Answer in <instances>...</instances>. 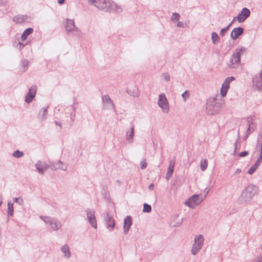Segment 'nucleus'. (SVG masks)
Here are the masks:
<instances>
[{
    "instance_id": "2f4dec72",
    "label": "nucleus",
    "mask_w": 262,
    "mask_h": 262,
    "mask_svg": "<svg viewBox=\"0 0 262 262\" xmlns=\"http://www.w3.org/2000/svg\"><path fill=\"white\" fill-rule=\"evenodd\" d=\"M58 164V169H61L62 170H66L68 167L67 165L64 164L61 161H58L57 162Z\"/></svg>"
},
{
    "instance_id": "dca6fc26",
    "label": "nucleus",
    "mask_w": 262,
    "mask_h": 262,
    "mask_svg": "<svg viewBox=\"0 0 262 262\" xmlns=\"http://www.w3.org/2000/svg\"><path fill=\"white\" fill-rule=\"evenodd\" d=\"M244 32V29L242 27L234 28L230 33V37L233 40H236L242 35Z\"/></svg>"
},
{
    "instance_id": "8fccbe9b",
    "label": "nucleus",
    "mask_w": 262,
    "mask_h": 262,
    "mask_svg": "<svg viewBox=\"0 0 262 262\" xmlns=\"http://www.w3.org/2000/svg\"><path fill=\"white\" fill-rule=\"evenodd\" d=\"M130 228H129L128 227H127L123 226V233L125 234H126L128 232V231L130 229Z\"/></svg>"
},
{
    "instance_id": "f8f14e48",
    "label": "nucleus",
    "mask_w": 262,
    "mask_h": 262,
    "mask_svg": "<svg viewBox=\"0 0 262 262\" xmlns=\"http://www.w3.org/2000/svg\"><path fill=\"white\" fill-rule=\"evenodd\" d=\"M87 217L89 223L95 229L97 227V224L95 216V211L93 209H88L86 210Z\"/></svg>"
},
{
    "instance_id": "ddd939ff",
    "label": "nucleus",
    "mask_w": 262,
    "mask_h": 262,
    "mask_svg": "<svg viewBox=\"0 0 262 262\" xmlns=\"http://www.w3.org/2000/svg\"><path fill=\"white\" fill-rule=\"evenodd\" d=\"M37 87L36 85H32L29 89V91L26 94L25 101L27 103L31 102L35 97L36 93Z\"/></svg>"
},
{
    "instance_id": "052dcab7",
    "label": "nucleus",
    "mask_w": 262,
    "mask_h": 262,
    "mask_svg": "<svg viewBox=\"0 0 262 262\" xmlns=\"http://www.w3.org/2000/svg\"><path fill=\"white\" fill-rule=\"evenodd\" d=\"M235 20H234V18L233 19V20H232V21L229 24V25H228V27H229L230 28L232 26V24H233L234 21Z\"/></svg>"
},
{
    "instance_id": "49530a36",
    "label": "nucleus",
    "mask_w": 262,
    "mask_h": 262,
    "mask_svg": "<svg viewBox=\"0 0 262 262\" xmlns=\"http://www.w3.org/2000/svg\"><path fill=\"white\" fill-rule=\"evenodd\" d=\"M21 64L24 68L26 67L28 64V61L27 60L24 59L21 60Z\"/></svg>"
},
{
    "instance_id": "412c9836",
    "label": "nucleus",
    "mask_w": 262,
    "mask_h": 262,
    "mask_svg": "<svg viewBox=\"0 0 262 262\" xmlns=\"http://www.w3.org/2000/svg\"><path fill=\"white\" fill-rule=\"evenodd\" d=\"M33 32V29L32 28H27L24 30L21 36V41H25L27 39L29 35Z\"/></svg>"
},
{
    "instance_id": "5701e85b",
    "label": "nucleus",
    "mask_w": 262,
    "mask_h": 262,
    "mask_svg": "<svg viewBox=\"0 0 262 262\" xmlns=\"http://www.w3.org/2000/svg\"><path fill=\"white\" fill-rule=\"evenodd\" d=\"M133 224L132 217L130 215L126 216L124 219L123 226L130 228Z\"/></svg>"
},
{
    "instance_id": "aec40b11",
    "label": "nucleus",
    "mask_w": 262,
    "mask_h": 262,
    "mask_svg": "<svg viewBox=\"0 0 262 262\" xmlns=\"http://www.w3.org/2000/svg\"><path fill=\"white\" fill-rule=\"evenodd\" d=\"M174 163L172 164L171 162L167 168V172L166 174V179L169 180L172 177L174 171Z\"/></svg>"
},
{
    "instance_id": "13d9d810",
    "label": "nucleus",
    "mask_w": 262,
    "mask_h": 262,
    "mask_svg": "<svg viewBox=\"0 0 262 262\" xmlns=\"http://www.w3.org/2000/svg\"><path fill=\"white\" fill-rule=\"evenodd\" d=\"M76 33L77 34V35L80 36L81 33V32L80 30L79 29V31H74V35Z\"/></svg>"
},
{
    "instance_id": "a19ab883",
    "label": "nucleus",
    "mask_w": 262,
    "mask_h": 262,
    "mask_svg": "<svg viewBox=\"0 0 262 262\" xmlns=\"http://www.w3.org/2000/svg\"><path fill=\"white\" fill-rule=\"evenodd\" d=\"M252 262H262V254L257 256Z\"/></svg>"
},
{
    "instance_id": "b1692460",
    "label": "nucleus",
    "mask_w": 262,
    "mask_h": 262,
    "mask_svg": "<svg viewBox=\"0 0 262 262\" xmlns=\"http://www.w3.org/2000/svg\"><path fill=\"white\" fill-rule=\"evenodd\" d=\"M48 107L49 106L43 107L39 111L38 114V118L39 119H41L42 120H45L47 119L46 114L48 111Z\"/></svg>"
},
{
    "instance_id": "0eeeda50",
    "label": "nucleus",
    "mask_w": 262,
    "mask_h": 262,
    "mask_svg": "<svg viewBox=\"0 0 262 262\" xmlns=\"http://www.w3.org/2000/svg\"><path fill=\"white\" fill-rule=\"evenodd\" d=\"M158 104L161 108L164 113H168V102L166 96L164 93H161L159 95Z\"/></svg>"
},
{
    "instance_id": "f3484780",
    "label": "nucleus",
    "mask_w": 262,
    "mask_h": 262,
    "mask_svg": "<svg viewBox=\"0 0 262 262\" xmlns=\"http://www.w3.org/2000/svg\"><path fill=\"white\" fill-rule=\"evenodd\" d=\"M252 84L258 91L262 90V74L252 78Z\"/></svg>"
},
{
    "instance_id": "20e7f679",
    "label": "nucleus",
    "mask_w": 262,
    "mask_h": 262,
    "mask_svg": "<svg viewBox=\"0 0 262 262\" xmlns=\"http://www.w3.org/2000/svg\"><path fill=\"white\" fill-rule=\"evenodd\" d=\"M246 51L244 47H237L235 49L229 63H227L230 69L236 68L241 63V55Z\"/></svg>"
},
{
    "instance_id": "9b49d317",
    "label": "nucleus",
    "mask_w": 262,
    "mask_h": 262,
    "mask_svg": "<svg viewBox=\"0 0 262 262\" xmlns=\"http://www.w3.org/2000/svg\"><path fill=\"white\" fill-rule=\"evenodd\" d=\"M40 217L46 224H49L53 230H57L58 229V226L60 225V224L56 222L55 219L50 216H40Z\"/></svg>"
},
{
    "instance_id": "ea45409f",
    "label": "nucleus",
    "mask_w": 262,
    "mask_h": 262,
    "mask_svg": "<svg viewBox=\"0 0 262 262\" xmlns=\"http://www.w3.org/2000/svg\"><path fill=\"white\" fill-rule=\"evenodd\" d=\"M147 166V163L146 162L145 159L142 160L140 163V167L142 169H145Z\"/></svg>"
},
{
    "instance_id": "37998d69",
    "label": "nucleus",
    "mask_w": 262,
    "mask_h": 262,
    "mask_svg": "<svg viewBox=\"0 0 262 262\" xmlns=\"http://www.w3.org/2000/svg\"><path fill=\"white\" fill-rule=\"evenodd\" d=\"M182 96L184 100L185 101L186 97H189V92L188 90L185 91L182 94Z\"/></svg>"
},
{
    "instance_id": "69168bd1",
    "label": "nucleus",
    "mask_w": 262,
    "mask_h": 262,
    "mask_svg": "<svg viewBox=\"0 0 262 262\" xmlns=\"http://www.w3.org/2000/svg\"><path fill=\"white\" fill-rule=\"evenodd\" d=\"M257 159H258L260 160H262V154H259V157Z\"/></svg>"
},
{
    "instance_id": "9d476101",
    "label": "nucleus",
    "mask_w": 262,
    "mask_h": 262,
    "mask_svg": "<svg viewBox=\"0 0 262 262\" xmlns=\"http://www.w3.org/2000/svg\"><path fill=\"white\" fill-rule=\"evenodd\" d=\"M235 78L233 76L227 77L223 83L222 84V88L221 89V95L223 97L226 96L228 89L230 87V82L234 80Z\"/></svg>"
},
{
    "instance_id": "72a5a7b5",
    "label": "nucleus",
    "mask_w": 262,
    "mask_h": 262,
    "mask_svg": "<svg viewBox=\"0 0 262 262\" xmlns=\"http://www.w3.org/2000/svg\"><path fill=\"white\" fill-rule=\"evenodd\" d=\"M248 127L246 130V135L243 137V140H246L249 136L250 135L251 132H250V120H249V118L248 119Z\"/></svg>"
},
{
    "instance_id": "a878e982",
    "label": "nucleus",
    "mask_w": 262,
    "mask_h": 262,
    "mask_svg": "<svg viewBox=\"0 0 262 262\" xmlns=\"http://www.w3.org/2000/svg\"><path fill=\"white\" fill-rule=\"evenodd\" d=\"M211 39L212 41V43L214 45H216L220 41V38L218 35V34L215 32H213L211 33Z\"/></svg>"
},
{
    "instance_id": "58836bf2",
    "label": "nucleus",
    "mask_w": 262,
    "mask_h": 262,
    "mask_svg": "<svg viewBox=\"0 0 262 262\" xmlns=\"http://www.w3.org/2000/svg\"><path fill=\"white\" fill-rule=\"evenodd\" d=\"M50 169H51V170H52V171H55L57 169H58V164H57V162H56V163H54V162L50 163Z\"/></svg>"
},
{
    "instance_id": "473e14b6",
    "label": "nucleus",
    "mask_w": 262,
    "mask_h": 262,
    "mask_svg": "<svg viewBox=\"0 0 262 262\" xmlns=\"http://www.w3.org/2000/svg\"><path fill=\"white\" fill-rule=\"evenodd\" d=\"M240 144H241V140L239 139V132L238 131V133H237V138L236 141L234 144V149H235V150H237L239 149V148L240 147Z\"/></svg>"
},
{
    "instance_id": "bb28decb",
    "label": "nucleus",
    "mask_w": 262,
    "mask_h": 262,
    "mask_svg": "<svg viewBox=\"0 0 262 262\" xmlns=\"http://www.w3.org/2000/svg\"><path fill=\"white\" fill-rule=\"evenodd\" d=\"M8 211L7 214L8 216H12L14 213L13 204L9 202L8 203Z\"/></svg>"
},
{
    "instance_id": "5fc2aeb1",
    "label": "nucleus",
    "mask_w": 262,
    "mask_h": 262,
    "mask_svg": "<svg viewBox=\"0 0 262 262\" xmlns=\"http://www.w3.org/2000/svg\"><path fill=\"white\" fill-rule=\"evenodd\" d=\"M241 172V170L240 169H239V168L236 169L234 172V175L238 174Z\"/></svg>"
},
{
    "instance_id": "864d4df0",
    "label": "nucleus",
    "mask_w": 262,
    "mask_h": 262,
    "mask_svg": "<svg viewBox=\"0 0 262 262\" xmlns=\"http://www.w3.org/2000/svg\"><path fill=\"white\" fill-rule=\"evenodd\" d=\"M261 161V160H260L258 159H257L254 164H255L256 165H257L259 167V166L260 164Z\"/></svg>"
},
{
    "instance_id": "c85d7f7f",
    "label": "nucleus",
    "mask_w": 262,
    "mask_h": 262,
    "mask_svg": "<svg viewBox=\"0 0 262 262\" xmlns=\"http://www.w3.org/2000/svg\"><path fill=\"white\" fill-rule=\"evenodd\" d=\"M24 155V152L20 151L19 150H16L12 154V156L16 158H20L23 157Z\"/></svg>"
},
{
    "instance_id": "4468645a",
    "label": "nucleus",
    "mask_w": 262,
    "mask_h": 262,
    "mask_svg": "<svg viewBox=\"0 0 262 262\" xmlns=\"http://www.w3.org/2000/svg\"><path fill=\"white\" fill-rule=\"evenodd\" d=\"M102 101L104 103V108L115 110V104L108 95L102 97Z\"/></svg>"
},
{
    "instance_id": "4c0bfd02",
    "label": "nucleus",
    "mask_w": 262,
    "mask_h": 262,
    "mask_svg": "<svg viewBox=\"0 0 262 262\" xmlns=\"http://www.w3.org/2000/svg\"><path fill=\"white\" fill-rule=\"evenodd\" d=\"M14 202L18 203L20 205H22L24 204V200L21 198H13Z\"/></svg>"
},
{
    "instance_id": "4be33fe9",
    "label": "nucleus",
    "mask_w": 262,
    "mask_h": 262,
    "mask_svg": "<svg viewBox=\"0 0 262 262\" xmlns=\"http://www.w3.org/2000/svg\"><path fill=\"white\" fill-rule=\"evenodd\" d=\"M61 251L64 253L65 256L70 258L71 256V252L69 246L67 244L64 245L61 248Z\"/></svg>"
},
{
    "instance_id": "c03bdc74",
    "label": "nucleus",
    "mask_w": 262,
    "mask_h": 262,
    "mask_svg": "<svg viewBox=\"0 0 262 262\" xmlns=\"http://www.w3.org/2000/svg\"><path fill=\"white\" fill-rule=\"evenodd\" d=\"M182 221H183L182 218L178 219V221L172 226L173 227H177V226H179L182 223Z\"/></svg>"
},
{
    "instance_id": "79ce46f5",
    "label": "nucleus",
    "mask_w": 262,
    "mask_h": 262,
    "mask_svg": "<svg viewBox=\"0 0 262 262\" xmlns=\"http://www.w3.org/2000/svg\"><path fill=\"white\" fill-rule=\"evenodd\" d=\"M249 151H243L241 152H239L238 155V156L240 157H245L249 155Z\"/></svg>"
},
{
    "instance_id": "6ab92c4d",
    "label": "nucleus",
    "mask_w": 262,
    "mask_h": 262,
    "mask_svg": "<svg viewBox=\"0 0 262 262\" xmlns=\"http://www.w3.org/2000/svg\"><path fill=\"white\" fill-rule=\"evenodd\" d=\"M36 168L38 171V172L41 174H43L44 171H45V162L41 161H38L36 165H35Z\"/></svg>"
},
{
    "instance_id": "7c9ffc66",
    "label": "nucleus",
    "mask_w": 262,
    "mask_h": 262,
    "mask_svg": "<svg viewBox=\"0 0 262 262\" xmlns=\"http://www.w3.org/2000/svg\"><path fill=\"white\" fill-rule=\"evenodd\" d=\"M208 166V161L207 160L201 161L200 168L202 171H204L206 169Z\"/></svg>"
},
{
    "instance_id": "de8ad7c7",
    "label": "nucleus",
    "mask_w": 262,
    "mask_h": 262,
    "mask_svg": "<svg viewBox=\"0 0 262 262\" xmlns=\"http://www.w3.org/2000/svg\"><path fill=\"white\" fill-rule=\"evenodd\" d=\"M226 32H227V31H226V30H225L224 28H223V29H222L221 30V31H220V35H221L222 37H223V36H225V34H226Z\"/></svg>"
},
{
    "instance_id": "0e129e2a",
    "label": "nucleus",
    "mask_w": 262,
    "mask_h": 262,
    "mask_svg": "<svg viewBox=\"0 0 262 262\" xmlns=\"http://www.w3.org/2000/svg\"><path fill=\"white\" fill-rule=\"evenodd\" d=\"M260 154H262V140L260 146Z\"/></svg>"
},
{
    "instance_id": "680f3d73",
    "label": "nucleus",
    "mask_w": 262,
    "mask_h": 262,
    "mask_svg": "<svg viewBox=\"0 0 262 262\" xmlns=\"http://www.w3.org/2000/svg\"><path fill=\"white\" fill-rule=\"evenodd\" d=\"M55 123L56 125H59L60 127H61V124L60 122H57V121H55Z\"/></svg>"
},
{
    "instance_id": "a211bd4d",
    "label": "nucleus",
    "mask_w": 262,
    "mask_h": 262,
    "mask_svg": "<svg viewBox=\"0 0 262 262\" xmlns=\"http://www.w3.org/2000/svg\"><path fill=\"white\" fill-rule=\"evenodd\" d=\"M30 16L27 15H17L14 16L13 18V21L16 24H23Z\"/></svg>"
},
{
    "instance_id": "f257e3e1",
    "label": "nucleus",
    "mask_w": 262,
    "mask_h": 262,
    "mask_svg": "<svg viewBox=\"0 0 262 262\" xmlns=\"http://www.w3.org/2000/svg\"><path fill=\"white\" fill-rule=\"evenodd\" d=\"M88 4L94 5L104 12L120 13L122 9L112 0H88Z\"/></svg>"
},
{
    "instance_id": "1a4fd4ad",
    "label": "nucleus",
    "mask_w": 262,
    "mask_h": 262,
    "mask_svg": "<svg viewBox=\"0 0 262 262\" xmlns=\"http://www.w3.org/2000/svg\"><path fill=\"white\" fill-rule=\"evenodd\" d=\"M250 10L248 8L245 7L242 9L236 16L234 17V20L237 19L239 23H242L250 16Z\"/></svg>"
},
{
    "instance_id": "7ed1b4c3",
    "label": "nucleus",
    "mask_w": 262,
    "mask_h": 262,
    "mask_svg": "<svg viewBox=\"0 0 262 262\" xmlns=\"http://www.w3.org/2000/svg\"><path fill=\"white\" fill-rule=\"evenodd\" d=\"M223 105L221 100L216 98H209L206 103V111L208 115H213L220 112Z\"/></svg>"
},
{
    "instance_id": "c9c22d12",
    "label": "nucleus",
    "mask_w": 262,
    "mask_h": 262,
    "mask_svg": "<svg viewBox=\"0 0 262 262\" xmlns=\"http://www.w3.org/2000/svg\"><path fill=\"white\" fill-rule=\"evenodd\" d=\"M12 43L14 47L17 48L19 44H20L19 38L18 37L15 36L12 39Z\"/></svg>"
},
{
    "instance_id": "39448f33",
    "label": "nucleus",
    "mask_w": 262,
    "mask_h": 262,
    "mask_svg": "<svg viewBox=\"0 0 262 262\" xmlns=\"http://www.w3.org/2000/svg\"><path fill=\"white\" fill-rule=\"evenodd\" d=\"M204 240L203 236L201 234H199L195 236L194 238V243L193 244L191 249V253L193 255H196L201 250L203 244Z\"/></svg>"
},
{
    "instance_id": "423d86ee",
    "label": "nucleus",
    "mask_w": 262,
    "mask_h": 262,
    "mask_svg": "<svg viewBox=\"0 0 262 262\" xmlns=\"http://www.w3.org/2000/svg\"><path fill=\"white\" fill-rule=\"evenodd\" d=\"M64 27L68 35L73 36L74 31H79V29L75 26L73 19L67 18Z\"/></svg>"
},
{
    "instance_id": "09e8293b",
    "label": "nucleus",
    "mask_w": 262,
    "mask_h": 262,
    "mask_svg": "<svg viewBox=\"0 0 262 262\" xmlns=\"http://www.w3.org/2000/svg\"><path fill=\"white\" fill-rule=\"evenodd\" d=\"M177 26L178 27H180V28H184V23L182 21H179L178 22L177 24Z\"/></svg>"
},
{
    "instance_id": "4d7b16f0",
    "label": "nucleus",
    "mask_w": 262,
    "mask_h": 262,
    "mask_svg": "<svg viewBox=\"0 0 262 262\" xmlns=\"http://www.w3.org/2000/svg\"><path fill=\"white\" fill-rule=\"evenodd\" d=\"M57 1L58 3L60 5H63L65 2V0H57Z\"/></svg>"
},
{
    "instance_id": "6e6d98bb",
    "label": "nucleus",
    "mask_w": 262,
    "mask_h": 262,
    "mask_svg": "<svg viewBox=\"0 0 262 262\" xmlns=\"http://www.w3.org/2000/svg\"><path fill=\"white\" fill-rule=\"evenodd\" d=\"M154 188V185L153 183H151L150 184L149 186H148V189L150 190H152Z\"/></svg>"
},
{
    "instance_id": "f704fd0d",
    "label": "nucleus",
    "mask_w": 262,
    "mask_h": 262,
    "mask_svg": "<svg viewBox=\"0 0 262 262\" xmlns=\"http://www.w3.org/2000/svg\"><path fill=\"white\" fill-rule=\"evenodd\" d=\"M258 166L256 165L255 164H254L248 170L247 173L249 174H253L256 170L257 169Z\"/></svg>"
},
{
    "instance_id": "338daca9",
    "label": "nucleus",
    "mask_w": 262,
    "mask_h": 262,
    "mask_svg": "<svg viewBox=\"0 0 262 262\" xmlns=\"http://www.w3.org/2000/svg\"><path fill=\"white\" fill-rule=\"evenodd\" d=\"M230 27L227 26V27L224 28V29L226 30V31H228V30L229 29Z\"/></svg>"
},
{
    "instance_id": "cd10ccee",
    "label": "nucleus",
    "mask_w": 262,
    "mask_h": 262,
    "mask_svg": "<svg viewBox=\"0 0 262 262\" xmlns=\"http://www.w3.org/2000/svg\"><path fill=\"white\" fill-rule=\"evenodd\" d=\"M181 17V16L179 13L177 12H174L172 13V15L171 17V20L174 23L176 21H178Z\"/></svg>"
},
{
    "instance_id": "393cba45",
    "label": "nucleus",
    "mask_w": 262,
    "mask_h": 262,
    "mask_svg": "<svg viewBox=\"0 0 262 262\" xmlns=\"http://www.w3.org/2000/svg\"><path fill=\"white\" fill-rule=\"evenodd\" d=\"M134 136V125H132L131 128H130V132L129 134H128L127 133L126 134V140L127 141L131 143L133 142V138Z\"/></svg>"
},
{
    "instance_id": "bf43d9fd",
    "label": "nucleus",
    "mask_w": 262,
    "mask_h": 262,
    "mask_svg": "<svg viewBox=\"0 0 262 262\" xmlns=\"http://www.w3.org/2000/svg\"><path fill=\"white\" fill-rule=\"evenodd\" d=\"M50 165H48L47 164H46V163H45V170H46V169H48L50 168Z\"/></svg>"
},
{
    "instance_id": "3c124183",
    "label": "nucleus",
    "mask_w": 262,
    "mask_h": 262,
    "mask_svg": "<svg viewBox=\"0 0 262 262\" xmlns=\"http://www.w3.org/2000/svg\"><path fill=\"white\" fill-rule=\"evenodd\" d=\"M26 45V44H24L20 41V44H19L18 47L17 48L19 49V50H21L25 47Z\"/></svg>"
},
{
    "instance_id": "603ef678",
    "label": "nucleus",
    "mask_w": 262,
    "mask_h": 262,
    "mask_svg": "<svg viewBox=\"0 0 262 262\" xmlns=\"http://www.w3.org/2000/svg\"><path fill=\"white\" fill-rule=\"evenodd\" d=\"M105 186L103 188V191L102 192V194L104 195L105 197H106V195L107 194V192L106 191V188L105 189Z\"/></svg>"
},
{
    "instance_id": "2eb2a0df",
    "label": "nucleus",
    "mask_w": 262,
    "mask_h": 262,
    "mask_svg": "<svg viewBox=\"0 0 262 262\" xmlns=\"http://www.w3.org/2000/svg\"><path fill=\"white\" fill-rule=\"evenodd\" d=\"M106 226L107 228L114 229L115 226V221L113 216L110 215L109 212H106L104 215Z\"/></svg>"
},
{
    "instance_id": "c756f323",
    "label": "nucleus",
    "mask_w": 262,
    "mask_h": 262,
    "mask_svg": "<svg viewBox=\"0 0 262 262\" xmlns=\"http://www.w3.org/2000/svg\"><path fill=\"white\" fill-rule=\"evenodd\" d=\"M151 211V206L147 204L144 203L143 204V209L142 210L143 212L149 213Z\"/></svg>"
},
{
    "instance_id": "6e6552de",
    "label": "nucleus",
    "mask_w": 262,
    "mask_h": 262,
    "mask_svg": "<svg viewBox=\"0 0 262 262\" xmlns=\"http://www.w3.org/2000/svg\"><path fill=\"white\" fill-rule=\"evenodd\" d=\"M202 200H200L199 195L195 194L189 197L185 202V204L190 208H194Z\"/></svg>"
},
{
    "instance_id": "f03ea898",
    "label": "nucleus",
    "mask_w": 262,
    "mask_h": 262,
    "mask_svg": "<svg viewBox=\"0 0 262 262\" xmlns=\"http://www.w3.org/2000/svg\"><path fill=\"white\" fill-rule=\"evenodd\" d=\"M259 191L258 187L251 184L247 186L243 191L239 201L241 203L249 202Z\"/></svg>"
},
{
    "instance_id": "e433bc0d",
    "label": "nucleus",
    "mask_w": 262,
    "mask_h": 262,
    "mask_svg": "<svg viewBox=\"0 0 262 262\" xmlns=\"http://www.w3.org/2000/svg\"><path fill=\"white\" fill-rule=\"evenodd\" d=\"M126 92L130 96H133L134 97L138 96V93H137V92H135V90H134V91H132L131 90L127 89L126 90Z\"/></svg>"
},
{
    "instance_id": "a18cd8bd",
    "label": "nucleus",
    "mask_w": 262,
    "mask_h": 262,
    "mask_svg": "<svg viewBox=\"0 0 262 262\" xmlns=\"http://www.w3.org/2000/svg\"><path fill=\"white\" fill-rule=\"evenodd\" d=\"M163 77L166 81L170 80V76L167 73L163 74Z\"/></svg>"
},
{
    "instance_id": "774afa93",
    "label": "nucleus",
    "mask_w": 262,
    "mask_h": 262,
    "mask_svg": "<svg viewBox=\"0 0 262 262\" xmlns=\"http://www.w3.org/2000/svg\"><path fill=\"white\" fill-rule=\"evenodd\" d=\"M2 199L1 197H0V206H1L2 204Z\"/></svg>"
},
{
    "instance_id": "e2e57ef3",
    "label": "nucleus",
    "mask_w": 262,
    "mask_h": 262,
    "mask_svg": "<svg viewBox=\"0 0 262 262\" xmlns=\"http://www.w3.org/2000/svg\"><path fill=\"white\" fill-rule=\"evenodd\" d=\"M75 114H74V115H73V116H72V114H71V121H74V117H75Z\"/></svg>"
}]
</instances>
